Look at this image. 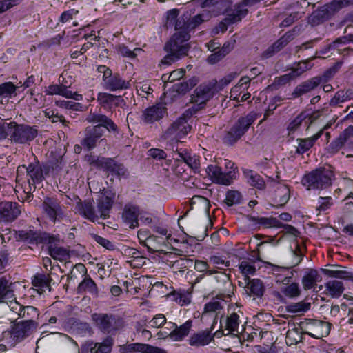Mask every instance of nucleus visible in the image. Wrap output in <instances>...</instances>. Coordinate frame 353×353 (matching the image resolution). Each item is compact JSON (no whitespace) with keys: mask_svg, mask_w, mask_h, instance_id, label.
Listing matches in <instances>:
<instances>
[{"mask_svg":"<svg viewBox=\"0 0 353 353\" xmlns=\"http://www.w3.org/2000/svg\"><path fill=\"white\" fill-rule=\"evenodd\" d=\"M243 174L250 185L259 190H263L265 188V182L259 174L251 170H244Z\"/></svg>","mask_w":353,"mask_h":353,"instance_id":"473e14b6","label":"nucleus"},{"mask_svg":"<svg viewBox=\"0 0 353 353\" xmlns=\"http://www.w3.org/2000/svg\"><path fill=\"white\" fill-rule=\"evenodd\" d=\"M192 83L181 82L174 84L172 89L165 94L166 98H170L171 100L176 99L180 95H183L188 92L192 87Z\"/></svg>","mask_w":353,"mask_h":353,"instance_id":"c756f323","label":"nucleus"},{"mask_svg":"<svg viewBox=\"0 0 353 353\" xmlns=\"http://www.w3.org/2000/svg\"><path fill=\"white\" fill-rule=\"evenodd\" d=\"M216 81L201 84L194 90V94L192 97L194 102L202 104L210 100L216 90Z\"/></svg>","mask_w":353,"mask_h":353,"instance_id":"4468645a","label":"nucleus"},{"mask_svg":"<svg viewBox=\"0 0 353 353\" xmlns=\"http://www.w3.org/2000/svg\"><path fill=\"white\" fill-rule=\"evenodd\" d=\"M282 293L287 297L295 298L300 295L301 290L299 284L296 283H292L291 284L283 287L281 289Z\"/></svg>","mask_w":353,"mask_h":353,"instance_id":"864d4df0","label":"nucleus"},{"mask_svg":"<svg viewBox=\"0 0 353 353\" xmlns=\"http://www.w3.org/2000/svg\"><path fill=\"white\" fill-rule=\"evenodd\" d=\"M113 201L111 198L107 196H101L97 201V211L99 218L106 219L112 206Z\"/></svg>","mask_w":353,"mask_h":353,"instance_id":"f704fd0d","label":"nucleus"},{"mask_svg":"<svg viewBox=\"0 0 353 353\" xmlns=\"http://www.w3.org/2000/svg\"><path fill=\"white\" fill-rule=\"evenodd\" d=\"M42 208L48 218L53 222L63 217V212L59 201L52 197H46L42 203Z\"/></svg>","mask_w":353,"mask_h":353,"instance_id":"ddd939ff","label":"nucleus"},{"mask_svg":"<svg viewBox=\"0 0 353 353\" xmlns=\"http://www.w3.org/2000/svg\"><path fill=\"white\" fill-rule=\"evenodd\" d=\"M175 301L181 305H188L190 303V294L185 290H179L174 294Z\"/></svg>","mask_w":353,"mask_h":353,"instance_id":"69168bd1","label":"nucleus"},{"mask_svg":"<svg viewBox=\"0 0 353 353\" xmlns=\"http://www.w3.org/2000/svg\"><path fill=\"white\" fill-rule=\"evenodd\" d=\"M26 171L30 177L28 182L30 185L38 183L42 181L43 179V171L39 162L31 163L28 166L24 165H20L17 168V174Z\"/></svg>","mask_w":353,"mask_h":353,"instance_id":"f3484780","label":"nucleus"},{"mask_svg":"<svg viewBox=\"0 0 353 353\" xmlns=\"http://www.w3.org/2000/svg\"><path fill=\"white\" fill-rule=\"evenodd\" d=\"M296 34V28H294L292 30L287 32L283 36L275 41L273 45V48L278 52L282 50L288 45L289 42L294 39Z\"/></svg>","mask_w":353,"mask_h":353,"instance_id":"79ce46f5","label":"nucleus"},{"mask_svg":"<svg viewBox=\"0 0 353 353\" xmlns=\"http://www.w3.org/2000/svg\"><path fill=\"white\" fill-rule=\"evenodd\" d=\"M277 196H279L278 203L280 205H285L290 199V189L285 185H280L277 190Z\"/></svg>","mask_w":353,"mask_h":353,"instance_id":"680f3d73","label":"nucleus"},{"mask_svg":"<svg viewBox=\"0 0 353 353\" xmlns=\"http://www.w3.org/2000/svg\"><path fill=\"white\" fill-rule=\"evenodd\" d=\"M246 294L249 296H252L254 299L261 298L265 292V286L263 282L258 279L250 280L245 287Z\"/></svg>","mask_w":353,"mask_h":353,"instance_id":"bb28decb","label":"nucleus"},{"mask_svg":"<svg viewBox=\"0 0 353 353\" xmlns=\"http://www.w3.org/2000/svg\"><path fill=\"white\" fill-rule=\"evenodd\" d=\"M21 210L17 203L2 202L0 203V218L4 221H12L19 214Z\"/></svg>","mask_w":353,"mask_h":353,"instance_id":"5701e85b","label":"nucleus"},{"mask_svg":"<svg viewBox=\"0 0 353 353\" xmlns=\"http://www.w3.org/2000/svg\"><path fill=\"white\" fill-rule=\"evenodd\" d=\"M113 340L112 338L105 339L102 343H94L88 341L81 347L82 353L90 352V353H110Z\"/></svg>","mask_w":353,"mask_h":353,"instance_id":"dca6fc26","label":"nucleus"},{"mask_svg":"<svg viewBox=\"0 0 353 353\" xmlns=\"http://www.w3.org/2000/svg\"><path fill=\"white\" fill-rule=\"evenodd\" d=\"M166 112V108L161 103L146 108L142 114V120L145 123H152L161 119Z\"/></svg>","mask_w":353,"mask_h":353,"instance_id":"a211bd4d","label":"nucleus"},{"mask_svg":"<svg viewBox=\"0 0 353 353\" xmlns=\"http://www.w3.org/2000/svg\"><path fill=\"white\" fill-rule=\"evenodd\" d=\"M327 294L333 298H339L344 291L343 283L338 280H330L325 284Z\"/></svg>","mask_w":353,"mask_h":353,"instance_id":"4c0bfd02","label":"nucleus"},{"mask_svg":"<svg viewBox=\"0 0 353 353\" xmlns=\"http://www.w3.org/2000/svg\"><path fill=\"white\" fill-rule=\"evenodd\" d=\"M75 210L78 214L90 221L94 222L99 219L98 211L94 209L90 201L77 202Z\"/></svg>","mask_w":353,"mask_h":353,"instance_id":"4be33fe9","label":"nucleus"},{"mask_svg":"<svg viewBox=\"0 0 353 353\" xmlns=\"http://www.w3.org/2000/svg\"><path fill=\"white\" fill-rule=\"evenodd\" d=\"M324 274L332 277L341 279L349 280L353 281V272H348L345 270H330L323 269Z\"/></svg>","mask_w":353,"mask_h":353,"instance_id":"c03bdc74","label":"nucleus"},{"mask_svg":"<svg viewBox=\"0 0 353 353\" xmlns=\"http://www.w3.org/2000/svg\"><path fill=\"white\" fill-rule=\"evenodd\" d=\"M352 137H353V125H350L340 134L339 137L330 143V148L331 150L333 152L339 151Z\"/></svg>","mask_w":353,"mask_h":353,"instance_id":"c85d7f7f","label":"nucleus"},{"mask_svg":"<svg viewBox=\"0 0 353 353\" xmlns=\"http://www.w3.org/2000/svg\"><path fill=\"white\" fill-rule=\"evenodd\" d=\"M327 128L328 125H325L323 129L309 138L297 139L296 140L297 143L296 153L303 154L307 152L314 145L315 142L321 137L323 133V130Z\"/></svg>","mask_w":353,"mask_h":353,"instance_id":"393cba45","label":"nucleus"},{"mask_svg":"<svg viewBox=\"0 0 353 353\" xmlns=\"http://www.w3.org/2000/svg\"><path fill=\"white\" fill-rule=\"evenodd\" d=\"M212 339L213 336L211 335V331L205 330L193 334L188 341L191 346L199 347L209 344Z\"/></svg>","mask_w":353,"mask_h":353,"instance_id":"cd10ccee","label":"nucleus"},{"mask_svg":"<svg viewBox=\"0 0 353 353\" xmlns=\"http://www.w3.org/2000/svg\"><path fill=\"white\" fill-rule=\"evenodd\" d=\"M242 195L237 190H230L226 192L225 203L228 206L239 204L241 202Z\"/></svg>","mask_w":353,"mask_h":353,"instance_id":"3c124183","label":"nucleus"},{"mask_svg":"<svg viewBox=\"0 0 353 353\" xmlns=\"http://www.w3.org/2000/svg\"><path fill=\"white\" fill-rule=\"evenodd\" d=\"M323 83V77H314L299 84L292 93L293 98L299 97L307 94Z\"/></svg>","mask_w":353,"mask_h":353,"instance_id":"412c9836","label":"nucleus"},{"mask_svg":"<svg viewBox=\"0 0 353 353\" xmlns=\"http://www.w3.org/2000/svg\"><path fill=\"white\" fill-rule=\"evenodd\" d=\"M190 32L185 30L176 32L170 41L165 43V51L175 54V55L179 56V58L187 55L190 46L185 42L190 38Z\"/></svg>","mask_w":353,"mask_h":353,"instance_id":"423d86ee","label":"nucleus"},{"mask_svg":"<svg viewBox=\"0 0 353 353\" xmlns=\"http://www.w3.org/2000/svg\"><path fill=\"white\" fill-rule=\"evenodd\" d=\"M330 323L316 319H305L300 324L303 333L315 339L327 336L330 332Z\"/></svg>","mask_w":353,"mask_h":353,"instance_id":"6e6552de","label":"nucleus"},{"mask_svg":"<svg viewBox=\"0 0 353 353\" xmlns=\"http://www.w3.org/2000/svg\"><path fill=\"white\" fill-rule=\"evenodd\" d=\"M16 283L10 281L5 276L0 277V304L6 303L8 307L10 302L17 299L14 294Z\"/></svg>","mask_w":353,"mask_h":353,"instance_id":"2eb2a0df","label":"nucleus"},{"mask_svg":"<svg viewBox=\"0 0 353 353\" xmlns=\"http://www.w3.org/2000/svg\"><path fill=\"white\" fill-rule=\"evenodd\" d=\"M38 326L37 321H20L15 323L11 331L6 334L10 335L14 343H18L34 332Z\"/></svg>","mask_w":353,"mask_h":353,"instance_id":"1a4fd4ad","label":"nucleus"},{"mask_svg":"<svg viewBox=\"0 0 353 353\" xmlns=\"http://www.w3.org/2000/svg\"><path fill=\"white\" fill-rule=\"evenodd\" d=\"M240 324L239 316L232 312L229 314L225 321V328L228 331L225 335H228L230 333L237 332L239 333V326Z\"/></svg>","mask_w":353,"mask_h":353,"instance_id":"ea45409f","label":"nucleus"},{"mask_svg":"<svg viewBox=\"0 0 353 353\" xmlns=\"http://www.w3.org/2000/svg\"><path fill=\"white\" fill-rule=\"evenodd\" d=\"M346 94H345L344 90H341L336 92L334 97L330 101V105L332 106H341V104L348 101Z\"/></svg>","mask_w":353,"mask_h":353,"instance_id":"774afa93","label":"nucleus"},{"mask_svg":"<svg viewBox=\"0 0 353 353\" xmlns=\"http://www.w3.org/2000/svg\"><path fill=\"white\" fill-rule=\"evenodd\" d=\"M321 280V276L315 269H307L302 278V284L305 290L312 289L316 282Z\"/></svg>","mask_w":353,"mask_h":353,"instance_id":"2f4dec72","label":"nucleus"},{"mask_svg":"<svg viewBox=\"0 0 353 353\" xmlns=\"http://www.w3.org/2000/svg\"><path fill=\"white\" fill-rule=\"evenodd\" d=\"M250 81L251 79L249 77L245 76L241 77L239 83L232 88V94L247 90L250 85Z\"/></svg>","mask_w":353,"mask_h":353,"instance_id":"e2e57ef3","label":"nucleus"},{"mask_svg":"<svg viewBox=\"0 0 353 353\" xmlns=\"http://www.w3.org/2000/svg\"><path fill=\"white\" fill-rule=\"evenodd\" d=\"M309 116L306 112L300 113L294 119H293L288 125V130L290 132H295L301 125L302 122Z\"/></svg>","mask_w":353,"mask_h":353,"instance_id":"052dcab7","label":"nucleus"},{"mask_svg":"<svg viewBox=\"0 0 353 353\" xmlns=\"http://www.w3.org/2000/svg\"><path fill=\"white\" fill-rule=\"evenodd\" d=\"M214 279L216 282V289L221 292V296L230 297L233 290V285L228 274L216 270Z\"/></svg>","mask_w":353,"mask_h":353,"instance_id":"6ab92c4d","label":"nucleus"},{"mask_svg":"<svg viewBox=\"0 0 353 353\" xmlns=\"http://www.w3.org/2000/svg\"><path fill=\"white\" fill-rule=\"evenodd\" d=\"M225 297H219V296H217L216 298L213 299L211 301L208 302V303H206L205 305V307H204V313H203V315L205 314H207V313H210V312H214V313H219L220 310H222L223 308V306H224V301H223V299Z\"/></svg>","mask_w":353,"mask_h":353,"instance_id":"37998d69","label":"nucleus"},{"mask_svg":"<svg viewBox=\"0 0 353 353\" xmlns=\"http://www.w3.org/2000/svg\"><path fill=\"white\" fill-rule=\"evenodd\" d=\"M339 11L333 1L314 11L309 17V23L312 26H316L328 20Z\"/></svg>","mask_w":353,"mask_h":353,"instance_id":"9b49d317","label":"nucleus"},{"mask_svg":"<svg viewBox=\"0 0 353 353\" xmlns=\"http://www.w3.org/2000/svg\"><path fill=\"white\" fill-rule=\"evenodd\" d=\"M192 321H187L183 325L178 326L176 323L168 322L166 329L172 330V340L174 341H181L183 339L188 336L192 327Z\"/></svg>","mask_w":353,"mask_h":353,"instance_id":"b1692460","label":"nucleus"},{"mask_svg":"<svg viewBox=\"0 0 353 353\" xmlns=\"http://www.w3.org/2000/svg\"><path fill=\"white\" fill-rule=\"evenodd\" d=\"M90 123H98L94 126H88L83 131V138L81 141V145L91 150L97 146V142L103 141L105 139H101L105 132V129L108 131H117V126L113 121L106 115L97 113H90L85 119Z\"/></svg>","mask_w":353,"mask_h":353,"instance_id":"f257e3e1","label":"nucleus"},{"mask_svg":"<svg viewBox=\"0 0 353 353\" xmlns=\"http://www.w3.org/2000/svg\"><path fill=\"white\" fill-rule=\"evenodd\" d=\"M79 291H85L94 295L98 294V288L96 283L90 278L84 279L79 285Z\"/></svg>","mask_w":353,"mask_h":353,"instance_id":"8fccbe9b","label":"nucleus"},{"mask_svg":"<svg viewBox=\"0 0 353 353\" xmlns=\"http://www.w3.org/2000/svg\"><path fill=\"white\" fill-rule=\"evenodd\" d=\"M179 12V9L174 8L165 14V26L168 28L174 27L176 32L192 31L205 21L203 15L201 14L192 17V13L189 11H185L181 15Z\"/></svg>","mask_w":353,"mask_h":353,"instance_id":"f03ea898","label":"nucleus"},{"mask_svg":"<svg viewBox=\"0 0 353 353\" xmlns=\"http://www.w3.org/2000/svg\"><path fill=\"white\" fill-rule=\"evenodd\" d=\"M124 223L130 228L134 229L139 226V209L135 206H125L122 214Z\"/></svg>","mask_w":353,"mask_h":353,"instance_id":"a878e982","label":"nucleus"},{"mask_svg":"<svg viewBox=\"0 0 353 353\" xmlns=\"http://www.w3.org/2000/svg\"><path fill=\"white\" fill-rule=\"evenodd\" d=\"M296 34V28H294L292 30L287 32L283 36L275 41L273 45V48L278 52L282 50L288 45L289 42L294 39Z\"/></svg>","mask_w":353,"mask_h":353,"instance_id":"a19ab883","label":"nucleus"},{"mask_svg":"<svg viewBox=\"0 0 353 353\" xmlns=\"http://www.w3.org/2000/svg\"><path fill=\"white\" fill-rule=\"evenodd\" d=\"M12 82H6L0 85V96L4 97H11L15 93L17 90Z\"/></svg>","mask_w":353,"mask_h":353,"instance_id":"bf43d9fd","label":"nucleus"},{"mask_svg":"<svg viewBox=\"0 0 353 353\" xmlns=\"http://www.w3.org/2000/svg\"><path fill=\"white\" fill-rule=\"evenodd\" d=\"M194 268L196 271L201 273L206 274L208 275H213L214 273H216V270L210 269V265L208 263V262L204 261H195Z\"/></svg>","mask_w":353,"mask_h":353,"instance_id":"4d7b16f0","label":"nucleus"},{"mask_svg":"<svg viewBox=\"0 0 353 353\" xmlns=\"http://www.w3.org/2000/svg\"><path fill=\"white\" fill-rule=\"evenodd\" d=\"M8 307L19 318L23 319V321H37L39 316V312L36 307L30 305L23 306L17 299L10 302Z\"/></svg>","mask_w":353,"mask_h":353,"instance_id":"f8f14e48","label":"nucleus"},{"mask_svg":"<svg viewBox=\"0 0 353 353\" xmlns=\"http://www.w3.org/2000/svg\"><path fill=\"white\" fill-rule=\"evenodd\" d=\"M334 174L330 168H319L304 175L302 184L307 190H323L332 185Z\"/></svg>","mask_w":353,"mask_h":353,"instance_id":"7ed1b4c3","label":"nucleus"},{"mask_svg":"<svg viewBox=\"0 0 353 353\" xmlns=\"http://www.w3.org/2000/svg\"><path fill=\"white\" fill-rule=\"evenodd\" d=\"M49 254L54 259L61 261H66L70 258L69 251L59 246H50Z\"/></svg>","mask_w":353,"mask_h":353,"instance_id":"a18cd8bd","label":"nucleus"},{"mask_svg":"<svg viewBox=\"0 0 353 353\" xmlns=\"http://www.w3.org/2000/svg\"><path fill=\"white\" fill-rule=\"evenodd\" d=\"M91 317L95 326L104 334H112L124 325L122 319L112 314L94 313Z\"/></svg>","mask_w":353,"mask_h":353,"instance_id":"20e7f679","label":"nucleus"},{"mask_svg":"<svg viewBox=\"0 0 353 353\" xmlns=\"http://www.w3.org/2000/svg\"><path fill=\"white\" fill-rule=\"evenodd\" d=\"M115 161L111 158L92 157L90 159V163L97 169L112 172Z\"/></svg>","mask_w":353,"mask_h":353,"instance_id":"e433bc0d","label":"nucleus"},{"mask_svg":"<svg viewBox=\"0 0 353 353\" xmlns=\"http://www.w3.org/2000/svg\"><path fill=\"white\" fill-rule=\"evenodd\" d=\"M302 331L296 327L289 330L287 332L285 338L287 345H296L302 341Z\"/></svg>","mask_w":353,"mask_h":353,"instance_id":"09e8293b","label":"nucleus"},{"mask_svg":"<svg viewBox=\"0 0 353 353\" xmlns=\"http://www.w3.org/2000/svg\"><path fill=\"white\" fill-rule=\"evenodd\" d=\"M59 95H61L67 99H72L76 101H81L83 99V96L81 94L77 92H72L70 90H68V86L61 83V89L60 90V93Z\"/></svg>","mask_w":353,"mask_h":353,"instance_id":"0e129e2a","label":"nucleus"},{"mask_svg":"<svg viewBox=\"0 0 353 353\" xmlns=\"http://www.w3.org/2000/svg\"><path fill=\"white\" fill-rule=\"evenodd\" d=\"M19 237L22 241L30 244H38L42 242L40 234L31 230L29 231H20Z\"/></svg>","mask_w":353,"mask_h":353,"instance_id":"49530a36","label":"nucleus"},{"mask_svg":"<svg viewBox=\"0 0 353 353\" xmlns=\"http://www.w3.org/2000/svg\"><path fill=\"white\" fill-rule=\"evenodd\" d=\"M122 100L120 96L110 93L99 92L97 94V101L104 108H111L113 104L118 105V101Z\"/></svg>","mask_w":353,"mask_h":353,"instance_id":"58836bf2","label":"nucleus"},{"mask_svg":"<svg viewBox=\"0 0 353 353\" xmlns=\"http://www.w3.org/2000/svg\"><path fill=\"white\" fill-rule=\"evenodd\" d=\"M290 255L292 259L287 265L289 270L298 265L303 260L304 256L299 245H296L295 250L291 252Z\"/></svg>","mask_w":353,"mask_h":353,"instance_id":"603ef678","label":"nucleus"},{"mask_svg":"<svg viewBox=\"0 0 353 353\" xmlns=\"http://www.w3.org/2000/svg\"><path fill=\"white\" fill-rule=\"evenodd\" d=\"M316 57V56H314L306 60L301 61L294 63V65L290 71L292 74V77L296 79L300 77L305 72L311 70L314 66L312 61L315 59Z\"/></svg>","mask_w":353,"mask_h":353,"instance_id":"72a5a7b5","label":"nucleus"},{"mask_svg":"<svg viewBox=\"0 0 353 353\" xmlns=\"http://www.w3.org/2000/svg\"><path fill=\"white\" fill-rule=\"evenodd\" d=\"M117 52L123 57L130 59H134L137 54V52H141L142 50L139 48H134L133 50L130 49L128 46L120 44L117 47Z\"/></svg>","mask_w":353,"mask_h":353,"instance_id":"6e6d98bb","label":"nucleus"},{"mask_svg":"<svg viewBox=\"0 0 353 353\" xmlns=\"http://www.w3.org/2000/svg\"><path fill=\"white\" fill-rule=\"evenodd\" d=\"M179 156L180 158L192 170L197 172L200 168L199 157L196 155L191 156L188 152H179Z\"/></svg>","mask_w":353,"mask_h":353,"instance_id":"de8ad7c7","label":"nucleus"},{"mask_svg":"<svg viewBox=\"0 0 353 353\" xmlns=\"http://www.w3.org/2000/svg\"><path fill=\"white\" fill-rule=\"evenodd\" d=\"M51 280L52 279L49 275L38 274L32 277V283L34 287L38 288V292L42 294L45 291V288L48 289L49 291L51 290Z\"/></svg>","mask_w":353,"mask_h":353,"instance_id":"c9c22d12","label":"nucleus"},{"mask_svg":"<svg viewBox=\"0 0 353 353\" xmlns=\"http://www.w3.org/2000/svg\"><path fill=\"white\" fill-rule=\"evenodd\" d=\"M239 268L242 274H243L246 276H248L250 274H254V273L256 271V268L254 263L247 261H243L239 264Z\"/></svg>","mask_w":353,"mask_h":353,"instance_id":"338daca9","label":"nucleus"},{"mask_svg":"<svg viewBox=\"0 0 353 353\" xmlns=\"http://www.w3.org/2000/svg\"><path fill=\"white\" fill-rule=\"evenodd\" d=\"M256 118L254 113H249L245 117L239 118L230 130L225 133L223 142L228 145L236 143L248 131Z\"/></svg>","mask_w":353,"mask_h":353,"instance_id":"39448f33","label":"nucleus"},{"mask_svg":"<svg viewBox=\"0 0 353 353\" xmlns=\"http://www.w3.org/2000/svg\"><path fill=\"white\" fill-rule=\"evenodd\" d=\"M250 220L255 221L260 225H264L266 228L280 226V222L276 218L251 216Z\"/></svg>","mask_w":353,"mask_h":353,"instance_id":"5fc2aeb1","label":"nucleus"},{"mask_svg":"<svg viewBox=\"0 0 353 353\" xmlns=\"http://www.w3.org/2000/svg\"><path fill=\"white\" fill-rule=\"evenodd\" d=\"M191 130V126L188 123L185 117H181L176 119L166 130V134L174 136L181 139L185 136Z\"/></svg>","mask_w":353,"mask_h":353,"instance_id":"aec40b11","label":"nucleus"},{"mask_svg":"<svg viewBox=\"0 0 353 353\" xmlns=\"http://www.w3.org/2000/svg\"><path fill=\"white\" fill-rule=\"evenodd\" d=\"M310 308V303L304 301L291 303L287 307L288 311L292 313L304 312L307 311Z\"/></svg>","mask_w":353,"mask_h":353,"instance_id":"13d9d810","label":"nucleus"},{"mask_svg":"<svg viewBox=\"0 0 353 353\" xmlns=\"http://www.w3.org/2000/svg\"><path fill=\"white\" fill-rule=\"evenodd\" d=\"M104 87L105 89L110 91H116L128 88L130 87V83L122 79L119 74L115 73L110 79H107Z\"/></svg>","mask_w":353,"mask_h":353,"instance_id":"7c9ffc66","label":"nucleus"},{"mask_svg":"<svg viewBox=\"0 0 353 353\" xmlns=\"http://www.w3.org/2000/svg\"><path fill=\"white\" fill-rule=\"evenodd\" d=\"M10 137L12 141L24 144L32 141L38 134L36 126H30L26 124H18L16 122H10Z\"/></svg>","mask_w":353,"mask_h":353,"instance_id":"0eeeda50","label":"nucleus"},{"mask_svg":"<svg viewBox=\"0 0 353 353\" xmlns=\"http://www.w3.org/2000/svg\"><path fill=\"white\" fill-rule=\"evenodd\" d=\"M205 171L214 183L220 185H229L236 178V172L233 170L223 172L221 167L216 165H209Z\"/></svg>","mask_w":353,"mask_h":353,"instance_id":"9d476101","label":"nucleus"}]
</instances>
